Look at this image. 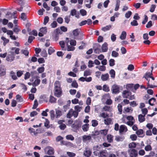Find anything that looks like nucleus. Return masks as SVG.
Instances as JSON below:
<instances>
[{
	"mask_svg": "<svg viewBox=\"0 0 157 157\" xmlns=\"http://www.w3.org/2000/svg\"><path fill=\"white\" fill-rule=\"evenodd\" d=\"M54 95L56 96L59 97L61 96L62 93L59 82L58 81H56L54 83Z\"/></svg>",
	"mask_w": 157,
	"mask_h": 157,
	"instance_id": "obj_1",
	"label": "nucleus"
},
{
	"mask_svg": "<svg viewBox=\"0 0 157 157\" xmlns=\"http://www.w3.org/2000/svg\"><path fill=\"white\" fill-rule=\"evenodd\" d=\"M94 155L98 156V157H108V154L105 150H103L100 151H97L94 152Z\"/></svg>",
	"mask_w": 157,
	"mask_h": 157,
	"instance_id": "obj_2",
	"label": "nucleus"
},
{
	"mask_svg": "<svg viewBox=\"0 0 157 157\" xmlns=\"http://www.w3.org/2000/svg\"><path fill=\"white\" fill-rule=\"evenodd\" d=\"M122 96L124 98H128L131 100L135 99V97L134 95H132L131 93L130 92L127 90L123 91Z\"/></svg>",
	"mask_w": 157,
	"mask_h": 157,
	"instance_id": "obj_3",
	"label": "nucleus"
},
{
	"mask_svg": "<svg viewBox=\"0 0 157 157\" xmlns=\"http://www.w3.org/2000/svg\"><path fill=\"white\" fill-rule=\"evenodd\" d=\"M147 86L148 88H154L155 87H157V86L154 85L155 82V78L153 77H151V78H149L147 80Z\"/></svg>",
	"mask_w": 157,
	"mask_h": 157,
	"instance_id": "obj_4",
	"label": "nucleus"
},
{
	"mask_svg": "<svg viewBox=\"0 0 157 157\" xmlns=\"http://www.w3.org/2000/svg\"><path fill=\"white\" fill-rule=\"evenodd\" d=\"M78 114L75 110L72 109H71L68 111L67 115V118H70L72 116H73L74 118H76L78 116Z\"/></svg>",
	"mask_w": 157,
	"mask_h": 157,
	"instance_id": "obj_5",
	"label": "nucleus"
},
{
	"mask_svg": "<svg viewBox=\"0 0 157 157\" xmlns=\"http://www.w3.org/2000/svg\"><path fill=\"white\" fill-rule=\"evenodd\" d=\"M60 32V29H56L53 32L52 35V38L55 41H57L58 40L59 35Z\"/></svg>",
	"mask_w": 157,
	"mask_h": 157,
	"instance_id": "obj_6",
	"label": "nucleus"
},
{
	"mask_svg": "<svg viewBox=\"0 0 157 157\" xmlns=\"http://www.w3.org/2000/svg\"><path fill=\"white\" fill-rule=\"evenodd\" d=\"M128 153L129 157H137L138 155L137 151L134 149H130L128 150Z\"/></svg>",
	"mask_w": 157,
	"mask_h": 157,
	"instance_id": "obj_7",
	"label": "nucleus"
},
{
	"mask_svg": "<svg viewBox=\"0 0 157 157\" xmlns=\"http://www.w3.org/2000/svg\"><path fill=\"white\" fill-rule=\"evenodd\" d=\"M109 98L110 96L108 94H105L102 96V99L105 100H107L106 101V103L109 105H111L112 103V101Z\"/></svg>",
	"mask_w": 157,
	"mask_h": 157,
	"instance_id": "obj_8",
	"label": "nucleus"
},
{
	"mask_svg": "<svg viewBox=\"0 0 157 157\" xmlns=\"http://www.w3.org/2000/svg\"><path fill=\"white\" fill-rule=\"evenodd\" d=\"M45 152L48 155H52L54 152V149L52 147H47L45 149Z\"/></svg>",
	"mask_w": 157,
	"mask_h": 157,
	"instance_id": "obj_9",
	"label": "nucleus"
},
{
	"mask_svg": "<svg viewBox=\"0 0 157 157\" xmlns=\"http://www.w3.org/2000/svg\"><path fill=\"white\" fill-rule=\"evenodd\" d=\"M112 93L115 94L118 93L120 92V88L118 85H114L112 87Z\"/></svg>",
	"mask_w": 157,
	"mask_h": 157,
	"instance_id": "obj_10",
	"label": "nucleus"
},
{
	"mask_svg": "<svg viewBox=\"0 0 157 157\" xmlns=\"http://www.w3.org/2000/svg\"><path fill=\"white\" fill-rule=\"evenodd\" d=\"M10 53L11 54H8L6 58V60L10 62L13 61L15 58L13 52H11Z\"/></svg>",
	"mask_w": 157,
	"mask_h": 157,
	"instance_id": "obj_11",
	"label": "nucleus"
},
{
	"mask_svg": "<svg viewBox=\"0 0 157 157\" xmlns=\"http://www.w3.org/2000/svg\"><path fill=\"white\" fill-rule=\"evenodd\" d=\"M47 29L46 27H42L40 29V31L38 33V36H42L44 34L47 32Z\"/></svg>",
	"mask_w": 157,
	"mask_h": 157,
	"instance_id": "obj_12",
	"label": "nucleus"
},
{
	"mask_svg": "<svg viewBox=\"0 0 157 157\" xmlns=\"http://www.w3.org/2000/svg\"><path fill=\"white\" fill-rule=\"evenodd\" d=\"M6 68L4 66H0V76H3L6 74Z\"/></svg>",
	"mask_w": 157,
	"mask_h": 157,
	"instance_id": "obj_13",
	"label": "nucleus"
},
{
	"mask_svg": "<svg viewBox=\"0 0 157 157\" xmlns=\"http://www.w3.org/2000/svg\"><path fill=\"white\" fill-rule=\"evenodd\" d=\"M94 52L96 53H99L100 52V46L98 44L94 45L93 47Z\"/></svg>",
	"mask_w": 157,
	"mask_h": 157,
	"instance_id": "obj_14",
	"label": "nucleus"
},
{
	"mask_svg": "<svg viewBox=\"0 0 157 157\" xmlns=\"http://www.w3.org/2000/svg\"><path fill=\"white\" fill-rule=\"evenodd\" d=\"M128 129L126 126L124 125H121L120 127L119 131L120 133L123 132H126Z\"/></svg>",
	"mask_w": 157,
	"mask_h": 157,
	"instance_id": "obj_15",
	"label": "nucleus"
},
{
	"mask_svg": "<svg viewBox=\"0 0 157 157\" xmlns=\"http://www.w3.org/2000/svg\"><path fill=\"white\" fill-rule=\"evenodd\" d=\"M109 75L108 74H102L101 76V78L103 81L108 80L109 79Z\"/></svg>",
	"mask_w": 157,
	"mask_h": 157,
	"instance_id": "obj_16",
	"label": "nucleus"
},
{
	"mask_svg": "<svg viewBox=\"0 0 157 157\" xmlns=\"http://www.w3.org/2000/svg\"><path fill=\"white\" fill-rule=\"evenodd\" d=\"M91 151L89 148H86V150L84 152V155L86 157H89L91 153Z\"/></svg>",
	"mask_w": 157,
	"mask_h": 157,
	"instance_id": "obj_17",
	"label": "nucleus"
},
{
	"mask_svg": "<svg viewBox=\"0 0 157 157\" xmlns=\"http://www.w3.org/2000/svg\"><path fill=\"white\" fill-rule=\"evenodd\" d=\"M77 11L75 9H74L71 10V11L70 15L72 16H75V17L77 18H79V15L76 14Z\"/></svg>",
	"mask_w": 157,
	"mask_h": 157,
	"instance_id": "obj_18",
	"label": "nucleus"
},
{
	"mask_svg": "<svg viewBox=\"0 0 157 157\" xmlns=\"http://www.w3.org/2000/svg\"><path fill=\"white\" fill-rule=\"evenodd\" d=\"M148 103L151 105H153L156 103V100L154 98H151L149 100Z\"/></svg>",
	"mask_w": 157,
	"mask_h": 157,
	"instance_id": "obj_19",
	"label": "nucleus"
},
{
	"mask_svg": "<svg viewBox=\"0 0 157 157\" xmlns=\"http://www.w3.org/2000/svg\"><path fill=\"white\" fill-rule=\"evenodd\" d=\"M37 77H36V79L33 82V86L35 87L38 86L40 83V80Z\"/></svg>",
	"mask_w": 157,
	"mask_h": 157,
	"instance_id": "obj_20",
	"label": "nucleus"
},
{
	"mask_svg": "<svg viewBox=\"0 0 157 157\" xmlns=\"http://www.w3.org/2000/svg\"><path fill=\"white\" fill-rule=\"evenodd\" d=\"M126 35L127 34L126 32L123 31L122 32L120 36V38L121 40H124L126 39Z\"/></svg>",
	"mask_w": 157,
	"mask_h": 157,
	"instance_id": "obj_21",
	"label": "nucleus"
},
{
	"mask_svg": "<svg viewBox=\"0 0 157 157\" xmlns=\"http://www.w3.org/2000/svg\"><path fill=\"white\" fill-rule=\"evenodd\" d=\"M152 75V72L151 71V72H147L145 76H144V78L146 80H147L148 78H151V75Z\"/></svg>",
	"mask_w": 157,
	"mask_h": 157,
	"instance_id": "obj_22",
	"label": "nucleus"
},
{
	"mask_svg": "<svg viewBox=\"0 0 157 157\" xmlns=\"http://www.w3.org/2000/svg\"><path fill=\"white\" fill-rule=\"evenodd\" d=\"M101 49L102 52H105L108 50L107 44L106 43H104L102 45Z\"/></svg>",
	"mask_w": 157,
	"mask_h": 157,
	"instance_id": "obj_23",
	"label": "nucleus"
},
{
	"mask_svg": "<svg viewBox=\"0 0 157 157\" xmlns=\"http://www.w3.org/2000/svg\"><path fill=\"white\" fill-rule=\"evenodd\" d=\"M145 116L142 114L138 115V120L140 122H142L145 121Z\"/></svg>",
	"mask_w": 157,
	"mask_h": 157,
	"instance_id": "obj_24",
	"label": "nucleus"
},
{
	"mask_svg": "<svg viewBox=\"0 0 157 157\" xmlns=\"http://www.w3.org/2000/svg\"><path fill=\"white\" fill-rule=\"evenodd\" d=\"M91 139V137L90 136L84 135L82 136L83 140L84 142L90 140Z\"/></svg>",
	"mask_w": 157,
	"mask_h": 157,
	"instance_id": "obj_25",
	"label": "nucleus"
},
{
	"mask_svg": "<svg viewBox=\"0 0 157 157\" xmlns=\"http://www.w3.org/2000/svg\"><path fill=\"white\" fill-rule=\"evenodd\" d=\"M104 121L105 124L106 125H109L111 123H113L112 120L110 118H107L105 119Z\"/></svg>",
	"mask_w": 157,
	"mask_h": 157,
	"instance_id": "obj_26",
	"label": "nucleus"
},
{
	"mask_svg": "<svg viewBox=\"0 0 157 157\" xmlns=\"http://www.w3.org/2000/svg\"><path fill=\"white\" fill-rule=\"evenodd\" d=\"M6 17L9 19H12L13 17L14 18H15V16H13V14H12V13L10 12H8L6 14Z\"/></svg>",
	"mask_w": 157,
	"mask_h": 157,
	"instance_id": "obj_27",
	"label": "nucleus"
},
{
	"mask_svg": "<svg viewBox=\"0 0 157 157\" xmlns=\"http://www.w3.org/2000/svg\"><path fill=\"white\" fill-rule=\"evenodd\" d=\"M120 1L119 0L116 1V3L114 10L115 11H117L118 10L120 5Z\"/></svg>",
	"mask_w": 157,
	"mask_h": 157,
	"instance_id": "obj_28",
	"label": "nucleus"
},
{
	"mask_svg": "<svg viewBox=\"0 0 157 157\" xmlns=\"http://www.w3.org/2000/svg\"><path fill=\"white\" fill-rule=\"evenodd\" d=\"M132 111V109L131 107H128L127 108H124V113H129L131 111Z\"/></svg>",
	"mask_w": 157,
	"mask_h": 157,
	"instance_id": "obj_29",
	"label": "nucleus"
},
{
	"mask_svg": "<svg viewBox=\"0 0 157 157\" xmlns=\"http://www.w3.org/2000/svg\"><path fill=\"white\" fill-rule=\"evenodd\" d=\"M109 73L111 77L113 78H114L115 76V72L114 70L113 69L111 70L109 72Z\"/></svg>",
	"mask_w": 157,
	"mask_h": 157,
	"instance_id": "obj_30",
	"label": "nucleus"
},
{
	"mask_svg": "<svg viewBox=\"0 0 157 157\" xmlns=\"http://www.w3.org/2000/svg\"><path fill=\"white\" fill-rule=\"evenodd\" d=\"M56 117L57 118H58L59 117L61 116L62 115V112L59 110H56Z\"/></svg>",
	"mask_w": 157,
	"mask_h": 157,
	"instance_id": "obj_31",
	"label": "nucleus"
},
{
	"mask_svg": "<svg viewBox=\"0 0 157 157\" xmlns=\"http://www.w3.org/2000/svg\"><path fill=\"white\" fill-rule=\"evenodd\" d=\"M1 39L3 41V44L4 46H5L6 44L9 42V40L6 39L4 37H2Z\"/></svg>",
	"mask_w": 157,
	"mask_h": 157,
	"instance_id": "obj_32",
	"label": "nucleus"
},
{
	"mask_svg": "<svg viewBox=\"0 0 157 157\" xmlns=\"http://www.w3.org/2000/svg\"><path fill=\"white\" fill-rule=\"evenodd\" d=\"M138 144V143L136 144L135 143L133 142L129 143L128 145V146L130 148H134L136 147L137 145Z\"/></svg>",
	"mask_w": 157,
	"mask_h": 157,
	"instance_id": "obj_33",
	"label": "nucleus"
},
{
	"mask_svg": "<svg viewBox=\"0 0 157 157\" xmlns=\"http://www.w3.org/2000/svg\"><path fill=\"white\" fill-rule=\"evenodd\" d=\"M89 124H85L82 126V129L84 132L87 131L89 129Z\"/></svg>",
	"mask_w": 157,
	"mask_h": 157,
	"instance_id": "obj_34",
	"label": "nucleus"
},
{
	"mask_svg": "<svg viewBox=\"0 0 157 157\" xmlns=\"http://www.w3.org/2000/svg\"><path fill=\"white\" fill-rule=\"evenodd\" d=\"M82 107L78 105L75 106L74 107L75 111L76 112H77V113L78 114V112H80L81 111V110L82 109Z\"/></svg>",
	"mask_w": 157,
	"mask_h": 157,
	"instance_id": "obj_35",
	"label": "nucleus"
},
{
	"mask_svg": "<svg viewBox=\"0 0 157 157\" xmlns=\"http://www.w3.org/2000/svg\"><path fill=\"white\" fill-rule=\"evenodd\" d=\"M10 75L12 78L14 80H16L17 79V78L15 75V73L13 71L10 72Z\"/></svg>",
	"mask_w": 157,
	"mask_h": 157,
	"instance_id": "obj_36",
	"label": "nucleus"
},
{
	"mask_svg": "<svg viewBox=\"0 0 157 157\" xmlns=\"http://www.w3.org/2000/svg\"><path fill=\"white\" fill-rule=\"evenodd\" d=\"M91 71L90 70H86L84 71V76H87L91 75Z\"/></svg>",
	"mask_w": 157,
	"mask_h": 157,
	"instance_id": "obj_37",
	"label": "nucleus"
},
{
	"mask_svg": "<svg viewBox=\"0 0 157 157\" xmlns=\"http://www.w3.org/2000/svg\"><path fill=\"white\" fill-rule=\"evenodd\" d=\"M55 52L54 49L51 47H49L48 50V53L49 55H51Z\"/></svg>",
	"mask_w": 157,
	"mask_h": 157,
	"instance_id": "obj_38",
	"label": "nucleus"
},
{
	"mask_svg": "<svg viewBox=\"0 0 157 157\" xmlns=\"http://www.w3.org/2000/svg\"><path fill=\"white\" fill-rule=\"evenodd\" d=\"M136 133L139 136H141L140 135L143 134V130L142 129H140L136 131Z\"/></svg>",
	"mask_w": 157,
	"mask_h": 157,
	"instance_id": "obj_39",
	"label": "nucleus"
},
{
	"mask_svg": "<svg viewBox=\"0 0 157 157\" xmlns=\"http://www.w3.org/2000/svg\"><path fill=\"white\" fill-rule=\"evenodd\" d=\"M118 53L115 51H113L112 52L111 56L114 57H117L119 56Z\"/></svg>",
	"mask_w": 157,
	"mask_h": 157,
	"instance_id": "obj_40",
	"label": "nucleus"
},
{
	"mask_svg": "<svg viewBox=\"0 0 157 157\" xmlns=\"http://www.w3.org/2000/svg\"><path fill=\"white\" fill-rule=\"evenodd\" d=\"M111 27V26L110 25H107L106 26L102 28L101 30L104 31H106L109 30Z\"/></svg>",
	"mask_w": 157,
	"mask_h": 157,
	"instance_id": "obj_41",
	"label": "nucleus"
},
{
	"mask_svg": "<svg viewBox=\"0 0 157 157\" xmlns=\"http://www.w3.org/2000/svg\"><path fill=\"white\" fill-rule=\"evenodd\" d=\"M56 99L54 97L51 96L50 97L49 102L51 103H55L56 102Z\"/></svg>",
	"mask_w": 157,
	"mask_h": 157,
	"instance_id": "obj_42",
	"label": "nucleus"
},
{
	"mask_svg": "<svg viewBox=\"0 0 157 157\" xmlns=\"http://www.w3.org/2000/svg\"><path fill=\"white\" fill-rule=\"evenodd\" d=\"M66 138L67 140H74V137L71 135L66 136Z\"/></svg>",
	"mask_w": 157,
	"mask_h": 157,
	"instance_id": "obj_43",
	"label": "nucleus"
},
{
	"mask_svg": "<svg viewBox=\"0 0 157 157\" xmlns=\"http://www.w3.org/2000/svg\"><path fill=\"white\" fill-rule=\"evenodd\" d=\"M44 68L43 67H41L38 68L37 69V71L39 73H41L44 71Z\"/></svg>",
	"mask_w": 157,
	"mask_h": 157,
	"instance_id": "obj_44",
	"label": "nucleus"
},
{
	"mask_svg": "<svg viewBox=\"0 0 157 157\" xmlns=\"http://www.w3.org/2000/svg\"><path fill=\"white\" fill-rule=\"evenodd\" d=\"M16 99L18 101V102H21L23 101V98L19 94H17L16 96Z\"/></svg>",
	"mask_w": 157,
	"mask_h": 157,
	"instance_id": "obj_45",
	"label": "nucleus"
},
{
	"mask_svg": "<svg viewBox=\"0 0 157 157\" xmlns=\"http://www.w3.org/2000/svg\"><path fill=\"white\" fill-rule=\"evenodd\" d=\"M102 90L106 92H108L109 91V87L106 85H104L103 87Z\"/></svg>",
	"mask_w": 157,
	"mask_h": 157,
	"instance_id": "obj_46",
	"label": "nucleus"
},
{
	"mask_svg": "<svg viewBox=\"0 0 157 157\" xmlns=\"http://www.w3.org/2000/svg\"><path fill=\"white\" fill-rule=\"evenodd\" d=\"M78 29H76L74 30L73 31V35L75 36H77L79 34V32Z\"/></svg>",
	"mask_w": 157,
	"mask_h": 157,
	"instance_id": "obj_47",
	"label": "nucleus"
},
{
	"mask_svg": "<svg viewBox=\"0 0 157 157\" xmlns=\"http://www.w3.org/2000/svg\"><path fill=\"white\" fill-rule=\"evenodd\" d=\"M80 13L83 16L86 15V11L84 9H81L80 10Z\"/></svg>",
	"mask_w": 157,
	"mask_h": 157,
	"instance_id": "obj_48",
	"label": "nucleus"
},
{
	"mask_svg": "<svg viewBox=\"0 0 157 157\" xmlns=\"http://www.w3.org/2000/svg\"><path fill=\"white\" fill-rule=\"evenodd\" d=\"M113 136L111 135H108L107 136V139L108 142L111 143L113 141Z\"/></svg>",
	"mask_w": 157,
	"mask_h": 157,
	"instance_id": "obj_49",
	"label": "nucleus"
},
{
	"mask_svg": "<svg viewBox=\"0 0 157 157\" xmlns=\"http://www.w3.org/2000/svg\"><path fill=\"white\" fill-rule=\"evenodd\" d=\"M117 108L120 114H121L122 113V106L120 104H119L117 106Z\"/></svg>",
	"mask_w": 157,
	"mask_h": 157,
	"instance_id": "obj_50",
	"label": "nucleus"
},
{
	"mask_svg": "<svg viewBox=\"0 0 157 157\" xmlns=\"http://www.w3.org/2000/svg\"><path fill=\"white\" fill-rule=\"evenodd\" d=\"M30 74L29 72H27L25 74L24 76V79L25 80H26L27 79H29L30 77Z\"/></svg>",
	"mask_w": 157,
	"mask_h": 157,
	"instance_id": "obj_51",
	"label": "nucleus"
},
{
	"mask_svg": "<svg viewBox=\"0 0 157 157\" xmlns=\"http://www.w3.org/2000/svg\"><path fill=\"white\" fill-rule=\"evenodd\" d=\"M67 154L70 157H74L76 155L75 153L70 152H67Z\"/></svg>",
	"mask_w": 157,
	"mask_h": 157,
	"instance_id": "obj_52",
	"label": "nucleus"
},
{
	"mask_svg": "<svg viewBox=\"0 0 157 157\" xmlns=\"http://www.w3.org/2000/svg\"><path fill=\"white\" fill-rule=\"evenodd\" d=\"M91 122L92 125L93 127H95L98 124V121L96 120H93Z\"/></svg>",
	"mask_w": 157,
	"mask_h": 157,
	"instance_id": "obj_53",
	"label": "nucleus"
},
{
	"mask_svg": "<svg viewBox=\"0 0 157 157\" xmlns=\"http://www.w3.org/2000/svg\"><path fill=\"white\" fill-rule=\"evenodd\" d=\"M109 65L110 66H113L115 65V60L113 59H111L109 60Z\"/></svg>",
	"mask_w": 157,
	"mask_h": 157,
	"instance_id": "obj_54",
	"label": "nucleus"
},
{
	"mask_svg": "<svg viewBox=\"0 0 157 157\" xmlns=\"http://www.w3.org/2000/svg\"><path fill=\"white\" fill-rule=\"evenodd\" d=\"M41 56L43 57H46L47 56V54L46 51L45 50H43L41 52Z\"/></svg>",
	"mask_w": 157,
	"mask_h": 157,
	"instance_id": "obj_55",
	"label": "nucleus"
},
{
	"mask_svg": "<svg viewBox=\"0 0 157 157\" xmlns=\"http://www.w3.org/2000/svg\"><path fill=\"white\" fill-rule=\"evenodd\" d=\"M151 147L150 145H148L146 146L145 147V150L146 151H150L151 150Z\"/></svg>",
	"mask_w": 157,
	"mask_h": 157,
	"instance_id": "obj_56",
	"label": "nucleus"
},
{
	"mask_svg": "<svg viewBox=\"0 0 157 157\" xmlns=\"http://www.w3.org/2000/svg\"><path fill=\"white\" fill-rule=\"evenodd\" d=\"M108 115L107 113H103L100 114L99 116L100 117H102L104 118H105L108 116Z\"/></svg>",
	"mask_w": 157,
	"mask_h": 157,
	"instance_id": "obj_57",
	"label": "nucleus"
},
{
	"mask_svg": "<svg viewBox=\"0 0 157 157\" xmlns=\"http://www.w3.org/2000/svg\"><path fill=\"white\" fill-rule=\"evenodd\" d=\"M71 86L72 87L77 88L78 87V84L75 80L73 81L72 83Z\"/></svg>",
	"mask_w": 157,
	"mask_h": 157,
	"instance_id": "obj_58",
	"label": "nucleus"
},
{
	"mask_svg": "<svg viewBox=\"0 0 157 157\" xmlns=\"http://www.w3.org/2000/svg\"><path fill=\"white\" fill-rule=\"evenodd\" d=\"M38 105L37 101L36 99H35L34 101V103L33 107V109H34L36 108Z\"/></svg>",
	"mask_w": 157,
	"mask_h": 157,
	"instance_id": "obj_59",
	"label": "nucleus"
},
{
	"mask_svg": "<svg viewBox=\"0 0 157 157\" xmlns=\"http://www.w3.org/2000/svg\"><path fill=\"white\" fill-rule=\"evenodd\" d=\"M21 52L22 54H24L26 56H27L29 55V52L26 50H22Z\"/></svg>",
	"mask_w": 157,
	"mask_h": 157,
	"instance_id": "obj_60",
	"label": "nucleus"
},
{
	"mask_svg": "<svg viewBox=\"0 0 157 157\" xmlns=\"http://www.w3.org/2000/svg\"><path fill=\"white\" fill-rule=\"evenodd\" d=\"M51 118L52 120H53L55 117L54 111L53 110H51L50 112Z\"/></svg>",
	"mask_w": 157,
	"mask_h": 157,
	"instance_id": "obj_61",
	"label": "nucleus"
},
{
	"mask_svg": "<svg viewBox=\"0 0 157 157\" xmlns=\"http://www.w3.org/2000/svg\"><path fill=\"white\" fill-rule=\"evenodd\" d=\"M132 13L131 11H128L125 14V17L127 18H129L131 15Z\"/></svg>",
	"mask_w": 157,
	"mask_h": 157,
	"instance_id": "obj_62",
	"label": "nucleus"
},
{
	"mask_svg": "<svg viewBox=\"0 0 157 157\" xmlns=\"http://www.w3.org/2000/svg\"><path fill=\"white\" fill-rule=\"evenodd\" d=\"M131 24L132 26H136L138 25V24L136 20H134L131 22Z\"/></svg>",
	"mask_w": 157,
	"mask_h": 157,
	"instance_id": "obj_63",
	"label": "nucleus"
},
{
	"mask_svg": "<svg viewBox=\"0 0 157 157\" xmlns=\"http://www.w3.org/2000/svg\"><path fill=\"white\" fill-rule=\"evenodd\" d=\"M111 39L113 42L115 41L116 39V35L114 33L112 34L111 35Z\"/></svg>",
	"mask_w": 157,
	"mask_h": 157,
	"instance_id": "obj_64",
	"label": "nucleus"
}]
</instances>
